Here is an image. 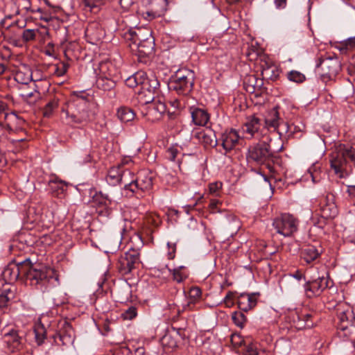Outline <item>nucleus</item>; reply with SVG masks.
Returning a JSON list of instances; mask_svg holds the SVG:
<instances>
[{"instance_id": "nucleus-39", "label": "nucleus", "mask_w": 355, "mask_h": 355, "mask_svg": "<svg viewBox=\"0 0 355 355\" xmlns=\"http://www.w3.org/2000/svg\"><path fill=\"white\" fill-rule=\"evenodd\" d=\"M245 55L249 60L255 61L259 64L261 62V55H266L263 53L262 49L254 45L248 48Z\"/></svg>"}, {"instance_id": "nucleus-55", "label": "nucleus", "mask_w": 355, "mask_h": 355, "mask_svg": "<svg viewBox=\"0 0 355 355\" xmlns=\"http://www.w3.org/2000/svg\"><path fill=\"white\" fill-rule=\"evenodd\" d=\"M160 16L159 12L153 10H148L142 12V17L148 21H151Z\"/></svg>"}, {"instance_id": "nucleus-59", "label": "nucleus", "mask_w": 355, "mask_h": 355, "mask_svg": "<svg viewBox=\"0 0 355 355\" xmlns=\"http://www.w3.org/2000/svg\"><path fill=\"white\" fill-rule=\"evenodd\" d=\"M123 295L119 296L117 299L118 302H123L124 300L128 299L130 293V288L128 284H125L122 287Z\"/></svg>"}, {"instance_id": "nucleus-56", "label": "nucleus", "mask_w": 355, "mask_h": 355, "mask_svg": "<svg viewBox=\"0 0 355 355\" xmlns=\"http://www.w3.org/2000/svg\"><path fill=\"white\" fill-rule=\"evenodd\" d=\"M69 68V64L66 62H61L60 65H57L54 73L58 76H64Z\"/></svg>"}, {"instance_id": "nucleus-27", "label": "nucleus", "mask_w": 355, "mask_h": 355, "mask_svg": "<svg viewBox=\"0 0 355 355\" xmlns=\"http://www.w3.org/2000/svg\"><path fill=\"white\" fill-rule=\"evenodd\" d=\"M196 137L205 146V148H214L218 144L215 132L211 129L206 128L197 132Z\"/></svg>"}, {"instance_id": "nucleus-12", "label": "nucleus", "mask_w": 355, "mask_h": 355, "mask_svg": "<svg viewBox=\"0 0 355 355\" xmlns=\"http://www.w3.org/2000/svg\"><path fill=\"white\" fill-rule=\"evenodd\" d=\"M125 164L123 162L116 166L111 167L107 171L105 180L111 186H116L121 183H128L134 175V173L125 168Z\"/></svg>"}, {"instance_id": "nucleus-2", "label": "nucleus", "mask_w": 355, "mask_h": 355, "mask_svg": "<svg viewBox=\"0 0 355 355\" xmlns=\"http://www.w3.org/2000/svg\"><path fill=\"white\" fill-rule=\"evenodd\" d=\"M24 278L23 282L37 290L44 292L52 280L58 281L55 271L42 263L25 259Z\"/></svg>"}, {"instance_id": "nucleus-58", "label": "nucleus", "mask_w": 355, "mask_h": 355, "mask_svg": "<svg viewBox=\"0 0 355 355\" xmlns=\"http://www.w3.org/2000/svg\"><path fill=\"white\" fill-rule=\"evenodd\" d=\"M178 153V150L175 147L172 146L168 148V150H166V157L168 160L174 162L176 159Z\"/></svg>"}, {"instance_id": "nucleus-7", "label": "nucleus", "mask_w": 355, "mask_h": 355, "mask_svg": "<svg viewBox=\"0 0 355 355\" xmlns=\"http://www.w3.org/2000/svg\"><path fill=\"white\" fill-rule=\"evenodd\" d=\"M128 250L121 255L116 263V268L122 275L130 273L134 269L138 268L141 263L140 261L139 247L135 248L132 241L128 243Z\"/></svg>"}, {"instance_id": "nucleus-37", "label": "nucleus", "mask_w": 355, "mask_h": 355, "mask_svg": "<svg viewBox=\"0 0 355 355\" xmlns=\"http://www.w3.org/2000/svg\"><path fill=\"white\" fill-rule=\"evenodd\" d=\"M116 116L123 123L132 121L136 114L132 109L126 106H121L117 110Z\"/></svg>"}, {"instance_id": "nucleus-45", "label": "nucleus", "mask_w": 355, "mask_h": 355, "mask_svg": "<svg viewBox=\"0 0 355 355\" xmlns=\"http://www.w3.org/2000/svg\"><path fill=\"white\" fill-rule=\"evenodd\" d=\"M156 96H158V95L149 92H146L144 89H141V88H140V90L138 92V98L140 102L143 104L153 103Z\"/></svg>"}, {"instance_id": "nucleus-19", "label": "nucleus", "mask_w": 355, "mask_h": 355, "mask_svg": "<svg viewBox=\"0 0 355 355\" xmlns=\"http://www.w3.org/2000/svg\"><path fill=\"white\" fill-rule=\"evenodd\" d=\"M146 35L148 37L140 42H138V44H136V46H132V44H129L132 51L136 52L140 62L143 61V58L150 57L154 53V38L151 35V33L149 31H146Z\"/></svg>"}, {"instance_id": "nucleus-21", "label": "nucleus", "mask_w": 355, "mask_h": 355, "mask_svg": "<svg viewBox=\"0 0 355 355\" xmlns=\"http://www.w3.org/2000/svg\"><path fill=\"white\" fill-rule=\"evenodd\" d=\"M244 89L250 94H255V96H261L267 89L264 87L263 79L254 74L246 75L243 81Z\"/></svg>"}, {"instance_id": "nucleus-10", "label": "nucleus", "mask_w": 355, "mask_h": 355, "mask_svg": "<svg viewBox=\"0 0 355 355\" xmlns=\"http://www.w3.org/2000/svg\"><path fill=\"white\" fill-rule=\"evenodd\" d=\"M274 157V152L269 144L266 141L259 142L250 146L247 153L248 162H255L257 164H263Z\"/></svg>"}, {"instance_id": "nucleus-62", "label": "nucleus", "mask_w": 355, "mask_h": 355, "mask_svg": "<svg viewBox=\"0 0 355 355\" xmlns=\"http://www.w3.org/2000/svg\"><path fill=\"white\" fill-rule=\"evenodd\" d=\"M168 248V252L167 254L168 259L170 260H172L175 257V252H176V244L175 243H167Z\"/></svg>"}, {"instance_id": "nucleus-3", "label": "nucleus", "mask_w": 355, "mask_h": 355, "mask_svg": "<svg viewBox=\"0 0 355 355\" xmlns=\"http://www.w3.org/2000/svg\"><path fill=\"white\" fill-rule=\"evenodd\" d=\"M51 330L47 331L44 326L38 322L34 325L33 333L35 341L38 345L44 343L47 335L53 339V342L58 345H69L74 341L75 334L71 324L66 320L60 321L58 324V330L50 334Z\"/></svg>"}, {"instance_id": "nucleus-9", "label": "nucleus", "mask_w": 355, "mask_h": 355, "mask_svg": "<svg viewBox=\"0 0 355 355\" xmlns=\"http://www.w3.org/2000/svg\"><path fill=\"white\" fill-rule=\"evenodd\" d=\"M316 67L320 69L321 79L325 83L335 79L342 69L340 61L336 55L319 58Z\"/></svg>"}, {"instance_id": "nucleus-47", "label": "nucleus", "mask_w": 355, "mask_h": 355, "mask_svg": "<svg viewBox=\"0 0 355 355\" xmlns=\"http://www.w3.org/2000/svg\"><path fill=\"white\" fill-rule=\"evenodd\" d=\"M37 33H39L38 29H25L22 32L21 40L25 43L35 41Z\"/></svg>"}, {"instance_id": "nucleus-64", "label": "nucleus", "mask_w": 355, "mask_h": 355, "mask_svg": "<svg viewBox=\"0 0 355 355\" xmlns=\"http://www.w3.org/2000/svg\"><path fill=\"white\" fill-rule=\"evenodd\" d=\"M245 355H265L264 352H258L257 348L252 345H249L247 347Z\"/></svg>"}, {"instance_id": "nucleus-6", "label": "nucleus", "mask_w": 355, "mask_h": 355, "mask_svg": "<svg viewBox=\"0 0 355 355\" xmlns=\"http://www.w3.org/2000/svg\"><path fill=\"white\" fill-rule=\"evenodd\" d=\"M153 180L154 175L151 172L145 170L140 171L135 180L125 184L123 190L125 196L142 198L145 193L153 189Z\"/></svg>"}, {"instance_id": "nucleus-30", "label": "nucleus", "mask_w": 355, "mask_h": 355, "mask_svg": "<svg viewBox=\"0 0 355 355\" xmlns=\"http://www.w3.org/2000/svg\"><path fill=\"white\" fill-rule=\"evenodd\" d=\"M178 331L175 329L172 331L167 332L161 339V343L166 351H171L178 347Z\"/></svg>"}, {"instance_id": "nucleus-18", "label": "nucleus", "mask_w": 355, "mask_h": 355, "mask_svg": "<svg viewBox=\"0 0 355 355\" xmlns=\"http://www.w3.org/2000/svg\"><path fill=\"white\" fill-rule=\"evenodd\" d=\"M293 321L294 327L299 330L311 328L318 321V315L315 312L302 310L293 313Z\"/></svg>"}, {"instance_id": "nucleus-63", "label": "nucleus", "mask_w": 355, "mask_h": 355, "mask_svg": "<svg viewBox=\"0 0 355 355\" xmlns=\"http://www.w3.org/2000/svg\"><path fill=\"white\" fill-rule=\"evenodd\" d=\"M230 340L234 347H238L241 345L243 338L239 334H234L231 336Z\"/></svg>"}, {"instance_id": "nucleus-16", "label": "nucleus", "mask_w": 355, "mask_h": 355, "mask_svg": "<svg viewBox=\"0 0 355 355\" xmlns=\"http://www.w3.org/2000/svg\"><path fill=\"white\" fill-rule=\"evenodd\" d=\"M329 275L327 277H318L312 281H307L304 284V292L307 297L312 298L320 296L322 293L327 288L331 287Z\"/></svg>"}, {"instance_id": "nucleus-50", "label": "nucleus", "mask_w": 355, "mask_h": 355, "mask_svg": "<svg viewBox=\"0 0 355 355\" xmlns=\"http://www.w3.org/2000/svg\"><path fill=\"white\" fill-rule=\"evenodd\" d=\"M223 187V183L219 181L209 184V192L214 196H219Z\"/></svg>"}, {"instance_id": "nucleus-17", "label": "nucleus", "mask_w": 355, "mask_h": 355, "mask_svg": "<svg viewBox=\"0 0 355 355\" xmlns=\"http://www.w3.org/2000/svg\"><path fill=\"white\" fill-rule=\"evenodd\" d=\"M3 341L10 352L21 350L25 343L24 332L12 329L3 334Z\"/></svg>"}, {"instance_id": "nucleus-54", "label": "nucleus", "mask_w": 355, "mask_h": 355, "mask_svg": "<svg viewBox=\"0 0 355 355\" xmlns=\"http://www.w3.org/2000/svg\"><path fill=\"white\" fill-rule=\"evenodd\" d=\"M133 76L137 85H140L141 87L144 86V83L146 82V80L148 79V77L146 76V73L143 71H139L134 73Z\"/></svg>"}, {"instance_id": "nucleus-13", "label": "nucleus", "mask_w": 355, "mask_h": 355, "mask_svg": "<svg viewBox=\"0 0 355 355\" xmlns=\"http://www.w3.org/2000/svg\"><path fill=\"white\" fill-rule=\"evenodd\" d=\"M279 108L280 107L279 105H276L268 112L265 118L264 126L268 129L273 128L282 136L284 134L288 133L291 128L289 124L284 123L283 120L281 119L279 112Z\"/></svg>"}, {"instance_id": "nucleus-25", "label": "nucleus", "mask_w": 355, "mask_h": 355, "mask_svg": "<svg viewBox=\"0 0 355 355\" xmlns=\"http://www.w3.org/2000/svg\"><path fill=\"white\" fill-rule=\"evenodd\" d=\"M93 201L99 207H103V209L98 211L99 215L109 216L111 214L112 209L109 206L112 203V200L107 194L103 193L101 191H95L92 196Z\"/></svg>"}, {"instance_id": "nucleus-44", "label": "nucleus", "mask_w": 355, "mask_h": 355, "mask_svg": "<svg viewBox=\"0 0 355 355\" xmlns=\"http://www.w3.org/2000/svg\"><path fill=\"white\" fill-rule=\"evenodd\" d=\"M14 297V293L10 288L0 291V309L7 306L8 302Z\"/></svg>"}, {"instance_id": "nucleus-38", "label": "nucleus", "mask_w": 355, "mask_h": 355, "mask_svg": "<svg viewBox=\"0 0 355 355\" xmlns=\"http://www.w3.org/2000/svg\"><path fill=\"white\" fill-rule=\"evenodd\" d=\"M21 10H25L26 13L42 12V8L33 6L31 0H19L15 15H19Z\"/></svg>"}, {"instance_id": "nucleus-51", "label": "nucleus", "mask_w": 355, "mask_h": 355, "mask_svg": "<svg viewBox=\"0 0 355 355\" xmlns=\"http://www.w3.org/2000/svg\"><path fill=\"white\" fill-rule=\"evenodd\" d=\"M309 172L311 174L312 181L314 183L319 182L322 179V172L319 170V166L316 165L312 166L309 169Z\"/></svg>"}, {"instance_id": "nucleus-22", "label": "nucleus", "mask_w": 355, "mask_h": 355, "mask_svg": "<svg viewBox=\"0 0 355 355\" xmlns=\"http://www.w3.org/2000/svg\"><path fill=\"white\" fill-rule=\"evenodd\" d=\"M262 127L264 128V125L262 123L261 119L253 114L246 118L243 129L250 136V138H259L260 136L259 132Z\"/></svg>"}, {"instance_id": "nucleus-35", "label": "nucleus", "mask_w": 355, "mask_h": 355, "mask_svg": "<svg viewBox=\"0 0 355 355\" xmlns=\"http://www.w3.org/2000/svg\"><path fill=\"white\" fill-rule=\"evenodd\" d=\"M49 186L53 196L56 198H61L66 191L67 185L62 180L57 179L51 180L49 182Z\"/></svg>"}, {"instance_id": "nucleus-11", "label": "nucleus", "mask_w": 355, "mask_h": 355, "mask_svg": "<svg viewBox=\"0 0 355 355\" xmlns=\"http://www.w3.org/2000/svg\"><path fill=\"white\" fill-rule=\"evenodd\" d=\"M300 220L297 218L290 214H282L275 218L272 225L277 232L286 237L291 236L298 230Z\"/></svg>"}, {"instance_id": "nucleus-24", "label": "nucleus", "mask_w": 355, "mask_h": 355, "mask_svg": "<svg viewBox=\"0 0 355 355\" xmlns=\"http://www.w3.org/2000/svg\"><path fill=\"white\" fill-rule=\"evenodd\" d=\"M322 253V248L320 244L318 245H306L301 250V257L307 263H310L320 257Z\"/></svg>"}, {"instance_id": "nucleus-52", "label": "nucleus", "mask_w": 355, "mask_h": 355, "mask_svg": "<svg viewBox=\"0 0 355 355\" xmlns=\"http://www.w3.org/2000/svg\"><path fill=\"white\" fill-rule=\"evenodd\" d=\"M290 128L287 135L288 137H293L294 138H300L302 136V128L294 124L289 125Z\"/></svg>"}, {"instance_id": "nucleus-40", "label": "nucleus", "mask_w": 355, "mask_h": 355, "mask_svg": "<svg viewBox=\"0 0 355 355\" xmlns=\"http://www.w3.org/2000/svg\"><path fill=\"white\" fill-rule=\"evenodd\" d=\"M168 270L173 275V279L178 283L182 282L188 277L184 266H181L174 269L169 268Z\"/></svg>"}, {"instance_id": "nucleus-34", "label": "nucleus", "mask_w": 355, "mask_h": 355, "mask_svg": "<svg viewBox=\"0 0 355 355\" xmlns=\"http://www.w3.org/2000/svg\"><path fill=\"white\" fill-rule=\"evenodd\" d=\"M141 88L146 92H149L158 96L160 93V83L155 75L149 76L148 79L146 80V82L144 83V86Z\"/></svg>"}, {"instance_id": "nucleus-32", "label": "nucleus", "mask_w": 355, "mask_h": 355, "mask_svg": "<svg viewBox=\"0 0 355 355\" xmlns=\"http://www.w3.org/2000/svg\"><path fill=\"white\" fill-rule=\"evenodd\" d=\"M191 114L192 121L196 125H205L209 120V114L208 112L198 107H191Z\"/></svg>"}, {"instance_id": "nucleus-4", "label": "nucleus", "mask_w": 355, "mask_h": 355, "mask_svg": "<svg viewBox=\"0 0 355 355\" xmlns=\"http://www.w3.org/2000/svg\"><path fill=\"white\" fill-rule=\"evenodd\" d=\"M194 81L195 74L192 70L181 69L170 77L168 87L170 91L184 96L193 90Z\"/></svg>"}, {"instance_id": "nucleus-48", "label": "nucleus", "mask_w": 355, "mask_h": 355, "mask_svg": "<svg viewBox=\"0 0 355 355\" xmlns=\"http://www.w3.org/2000/svg\"><path fill=\"white\" fill-rule=\"evenodd\" d=\"M232 319L234 323L239 327L243 328L247 322V318L241 311H236L232 314Z\"/></svg>"}, {"instance_id": "nucleus-1", "label": "nucleus", "mask_w": 355, "mask_h": 355, "mask_svg": "<svg viewBox=\"0 0 355 355\" xmlns=\"http://www.w3.org/2000/svg\"><path fill=\"white\" fill-rule=\"evenodd\" d=\"M62 119L71 127L85 125L94 119L86 98L74 96L61 107Z\"/></svg>"}, {"instance_id": "nucleus-33", "label": "nucleus", "mask_w": 355, "mask_h": 355, "mask_svg": "<svg viewBox=\"0 0 355 355\" xmlns=\"http://www.w3.org/2000/svg\"><path fill=\"white\" fill-rule=\"evenodd\" d=\"M116 78L97 76L96 87L103 91H112L116 87Z\"/></svg>"}, {"instance_id": "nucleus-20", "label": "nucleus", "mask_w": 355, "mask_h": 355, "mask_svg": "<svg viewBox=\"0 0 355 355\" xmlns=\"http://www.w3.org/2000/svg\"><path fill=\"white\" fill-rule=\"evenodd\" d=\"M259 67L261 72V79L275 81L279 76V69L277 66L267 56L261 55Z\"/></svg>"}, {"instance_id": "nucleus-46", "label": "nucleus", "mask_w": 355, "mask_h": 355, "mask_svg": "<svg viewBox=\"0 0 355 355\" xmlns=\"http://www.w3.org/2000/svg\"><path fill=\"white\" fill-rule=\"evenodd\" d=\"M105 0H83L85 8H89L92 12H98L100 8L105 4Z\"/></svg>"}, {"instance_id": "nucleus-53", "label": "nucleus", "mask_w": 355, "mask_h": 355, "mask_svg": "<svg viewBox=\"0 0 355 355\" xmlns=\"http://www.w3.org/2000/svg\"><path fill=\"white\" fill-rule=\"evenodd\" d=\"M137 315V308L134 306L129 307L122 314L124 320H132Z\"/></svg>"}, {"instance_id": "nucleus-36", "label": "nucleus", "mask_w": 355, "mask_h": 355, "mask_svg": "<svg viewBox=\"0 0 355 355\" xmlns=\"http://www.w3.org/2000/svg\"><path fill=\"white\" fill-rule=\"evenodd\" d=\"M97 76L117 78L115 67L110 62H103L99 64Z\"/></svg>"}, {"instance_id": "nucleus-42", "label": "nucleus", "mask_w": 355, "mask_h": 355, "mask_svg": "<svg viewBox=\"0 0 355 355\" xmlns=\"http://www.w3.org/2000/svg\"><path fill=\"white\" fill-rule=\"evenodd\" d=\"M161 223V220L158 216L154 214H148L144 217V224L146 228L153 232V228H157Z\"/></svg>"}, {"instance_id": "nucleus-15", "label": "nucleus", "mask_w": 355, "mask_h": 355, "mask_svg": "<svg viewBox=\"0 0 355 355\" xmlns=\"http://www.w3.org/2000/svg\"><path fill=\"white\" fill-rule=\"evenodd\" d=\"M331 167L334 170L335 173L343 176V173H347L348 163L343 152V145H339L335 150L329 155Z\"/></svg>"}, {"instance_id": "nucleus-61", "label": "nucleus", "mask_w": 355, "mask_h": 355, "mask_svg": "<svg viewBox=\"0 0 355 355\" xmlns=\"http://www.w3.org/2000/svg\"><path fill=\"white\" fill-rule=\"evenodd\" d=\"M343 152L345 153V157L349 159L352 162L355 163V150L352 148L347 149L345 148V145H343Z\"/></svg>"}, {"instance_id": "nucleus-23", "label": "nucleus", "mask_w": 355, "mask_h": 355, "mask_svg": "<svg viewBox=\"0 0 355 355\" xmlns=\"http://www.w3.org/2000/svg\"><path fill=\"white\" fill-rule=\"evenodd\" d=\"M239 139L240 137L238 132L234 129L225 131L222 134L220 137L221 146L225 150V154H227L235 148Z\"/></svg>"}, {"instance_id": "nucleus-28", "label": "nucleus", "mask_w": 355, "mask_h": 355, "mask_svg": "<svg viewBox=\"0 0 355 355\" xmlns=\"http://www.w3.org/2000/svg\"><path fill=\"white\" fill-rule=\"evenodd\" d=\"M236 303L241 311L247 312L257 305V294L241 293L237 297Z\"/></svg>"}, {"instance_id": "nucleus-5", "label": "nucleus", "mask_w": 355, "mask_h": 355, "mask_svg": "<svg viewBox=\"0 0 355 355\" xmlns=\"http://www.w3.org/2000/svg\"><path fill=\"white\" fill-rule=\"evenodd\" d=\"M320 214L322 219L313 218V225L309 230V236H311L313 234L317 233L321 234L323 233V228L326 225L325 220L334 218L338 214V208L335 203V196L332 193H327L320 202Z\"/></svg>"}, {"instance_id": "nucleus-31", "label": "nucleus", "mask_w": 355, "mask_h": 355, "mask_svg": "<svg viewBox=\"0 0 355 355\" xmlns=\"http://www.w3.org/2000/svg\"><path fill=\"white\" fill-rule=\"evenodd\" d=\"M146 32L145 33L144 31L137 28L136 30L133 29H129L127 31H125L123 34V37L127 42H130L129 44H132V46H136V44H138V42H140L141 40H144V39H146Z\"/></svg>"}, {"instance_id": "nucleus-57", "label": "nucleus", "mask_w": 355, "mask_h": 355, "mask_svg": "<svg viewBox=\"0 0 355 355\" xmlns=\"http://www.w3.org/2000/svg\"><path fill=\"white\" fill-rule=\"evenodd\" d=\"M123 354L125 355H146V350L144 347L135 348L133 351L127 348L124 349Z\"/></svg>"}, {"instance_id": "nucleus-29", "label": "nucleus", "mask_w": 355, "mask_h": 355, "mask_svg": "<svg viewBox=\"0 0 355 355\" xmlns=\"http://www.w3.org/2000/svg\"><path fill=\"white\" fill-rule=\"evenodd\" d=\"M202 295V291L198 286H193L189 291V301L182 305V309H178V313L180 314L186 310H193L196 303L200 300Z\"/></svg>"}, {"instance_id": "nucleus-60", "label": "nucleus", "mask_w": 355, "mask_h": 355, "mask_svg": "<svg viewBox=\"0 0 355 355\" xmlns=\"http://www.w3.org/2000/svg\"><path fill=\"white\" fill-rule=\"evenodd\" d=\"M15 80L21 84H27L30 80V76H24L21 71H18L15 75Z\"/></svg>"}, {"instance_id": "nucleus-41", "label": "nucleus", "mask_w": 355, "mask_h": 355, "mask_svg": "<svg viewBox=\"0 0 355 355\" xmlns=\"http://www.w3.org/2000/svg\"><path fill=\"white\" fill-rule=\"evenodd\" d=\"M336 48L342 53H347L348 51L355 49V36L338 42Z\"/></svg>"}, {"instance_id": "nucleus-8", "label": "nucleus", "mask_w": 355, "mask_h": 355, "mask_svg": "<svg viewBox=\"0 0 355 355\" xmlns=\"http://www.w3.org/2000/svg\"><path fill=\"white\" fill-rule=\"evenodd\" d=\"M337 331L340 336L348 337L355 347V315L349 309L337 313Z\"/></svg>"}, {"instance_id": "nucleus-43", "label": "nucleus", "mask_w": 355, "mask_h": 355, "mask_svg": "<svg viewBox=\"0 0 355 355\" xmlns=\"http://www.w3.org/2000/svg\"><path fill=\"white\" fill-rule=\"evenodd\" d=\"M59 105V99L57 97H53L51 99L43 109V115L44 117L49 118L53 115L54 110H55Z\"/></svg>"}, {"instance_id": "nucleus-26", "label": "nucleus", "mask_w": 355, "mask_h": 355, "mask_svg": "<svg viewBox=\"0 0 355 355\" xmlns=\"http://www.w3.org/2000/svg\"><path fill=\"white\" fill-rule=\"evenodd\" d=\"M105 35L104 31L96 23L90 24L85 30V37L88 42L97 44Z\"/></svg>"}, {"instance_id": "nucleus-14", "label": "nucleus", "mask_w": 355, "mask_h": 355, "mask_svg": "<svg viewBox=\"0 0 355 355\" xmlns=\"http://www.w3.org/2000/svg\"><path fill=\"white\" fill-rule=\"evenodd\" d=\"M24 265L25 260L20 262H17L16 261L10 262L2 272L3 280L9 284H12L17 280L23 282L24 278Z\"/></svg>"}, {"instance_id": "nucleus-49", "label": "nucleus", "mask_w": 355, "mask_h": 355, "mask_svg": "<svg viewBox=\"0 0 355 355\" xmlns=\"http://www.w3.org/2000/svg\"><path fill=\"white\" fill-rule=\"evenodd\" d=\"M287 78L292 82L296 83H302L306 80L305 76L295 70H292L287 73Z\"/></svg>"}]
</instances>
